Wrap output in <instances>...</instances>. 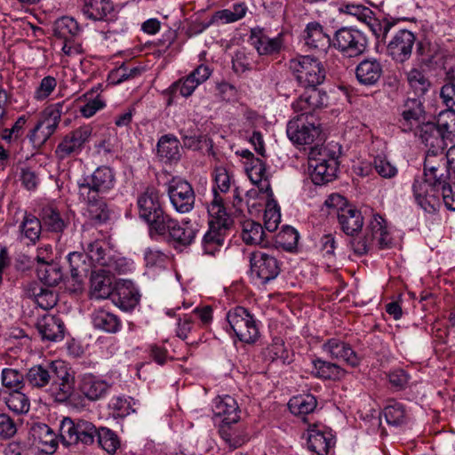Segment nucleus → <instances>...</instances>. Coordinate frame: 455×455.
Here are the masks:
<instances>
[{
  "mask_svg": "<svg viewBox=\"0 0 455 455\" xmlns=\"http://www.w3.org/2000/svg\"><path fill=\"white\" fill-rule=\"evenodd\" d=\"M25 382L36 388L49 386L52 395L57 402H66L75 391V371L63 361H53L28 369Z\"/></svg>",
  "mask_w": 455,
  "mask_h": 455,
  "instance_id": "1",
  "label": "nucleus"
},
{
  "mask_svg": "<svg viewBox=\"0 0 455 455\" xmlns=\"http://www.w3.org/2000/svg\"><path fill=\"white\" fill-rule=\"evenodd\" d=\"M137 207L139 217L148 224L151 237H154V233L171 215L164 208L160 192L152 187L138 195Z\"/></svg>",
  "mask_w": 455,
  "mask_h": 455,
  "instance_id": "2",
  "label": "nucleus"
},
{
  "mask_svg": "<svg viewBox=\"0 0 455 455\" xmlns=\"http://www.w3.org/2000/svg\"><path fill=\"white\" fill-rule=\"evenodd\" d=\"M392 238L387 231L385 220L379 214L372 216L363 235L351 239L350 245L356 255L367 254L374 246L388 248Z\"/></svg>",
  "mask_w": 455,
  "mask_h": 455,
  "instance_id": "3",
  "label": "nucleus"
},
{
  "mask_svg": "<svg viewBox=\"0 0 455 455\" xmlns=\"http://www.w3.org/2000/svg\"><path fill=\"white\" fill-rule=\"evenodd\" d=\"M339 168L335 152L325 147L312 148L308 154V171L312 182L322 186L332 181Z\"/></svg>",
  "mask_w": 455,
  "mask_h": 455,
  "instance_id": "4",
  "label": "nucleus"
},
{
  "mask_svg": "<svg viewBox=\"0 0 455 455\" xmlns=\"http://www.w3.org/2000/svg\"><path fill=\"white\" fill-rule=\"evenodd\" d=\"M198 229L190 220L179 221L170 215L154 233V236H161L176 250L190 246L196 240Z\"/></svg>",
  "mask_w": 455,
  "mask_h": 455,
  "instance_id": "5",
  "label": "nucleus"
},
{
  "mask_svg": "<svg viewBox=\"0 0 455 455\" xmlns=\"http://www.w3.org/2000/svg\"><path fill=\"white\" fill-rule=\"evenodd\" d=\"M289 68L298 84L304 87H318L326 78L323 63L310 55H299L289 61Z\"/></svg>",
  "mask_w": 455,
  "mask_h": 455,
  "instance_id": "6",
  "label": "nucleus"
},
{
  "mask_svg": "<svg viewBox=\"0 0 455 455\" xmlns=\"http://www.w3.org/2000/svg\"><path fill=\"white\" fill-rule=\"evenodd\" d=\"M64 101L45 108L35 127L28 134L33 148H39L55 132L63 112Z\"/></svg>",
  "mask_w": 455,
  "mask_h": 455,
  "instance_id": "7",
  "label": "nucleus"
},
{
  "mask_svg": "<svg viewBox=\"0 0 455 455\" xmlns=\"http://www.w3.org/2000/svg\"><path fill=\"white\" fill-rule=\"evenodd\" d=\"M286 133L290 140L299 145H307L321 134V124L314 115L300 113L289 121Z\"/></svg>",
  "mask_w": 455,
  "mask_h": 455,
  "instance_id": "8",
  "label": "nucleus"
},
{
  "mask_svg": "<svg viewBox=\"0 0 455 455\" xmlns=\"http://www.w3.org/2000/svg\"><path fill=\"white\" fill-rule=\"evenodd\" d=\"M115 185V171L108 166L101 165L96 168L92 173L84 176L77 181L78 196L104 195L111 191Z\"/></svg>",
  "mask_w": 455,
  "mask_h": 455,
  "instance_id": "9",
  "label": "nucleus"
},
{
  "mask_svg": "<svg viewBox=\"0 0 455 455\" xmlns=\"http://www.w3.org/2000/svg\"><path fill=\"white\" fill-rule=\"evenodd\" d=\"M332 46L343 56L355 58L367 51L368 39L361 30L343 27L335 32Z\"/></svg>",
  "mask_w": 455,
  "mask_h": 455,
  "instance_id": "10",
  "label": "nucleus"
},
{
  "mask_svg": "<svg viewBox=\"0 0 455 455\" xmlns=\"http://www.w3.org/2000/svg\"><path fill=\"white\" fill-rule=\"evenodd\" d=\"M275 250L262 248L251 253V273L261 283H267L277 277L281 271V262L275 255Z\"/></svg>",
  "mask_w": 455,
  "mask_h": 455,
  "instance_id": "11",
  "label": "nucleus"
},
{
  "mask_svg": "<svg viewBox=\"0 0 455 455\" xmlns=\"http://www.w3.org/2000/svg\"><path fill=\"white\" fill-rule=\"evenodd\" d=\"M230 329L240 341L254 343L259 338V328L254 316L243 307H235L227 314Z\"/></svg>",
  "mask_w": 455,
  "mask_h": 455,
  "instance_id": "12",
  "label": "nucleus"
},
{
  "mask_svg": "<svg viewBox=\"0 0 455 455\" xmlns=\"http://www.w3.org/2000/svg\"><path fill=\"white\" fill-rule=\"evenodd\" d=\"M166 192L172 208L180 214L189 213L195 208L196 194L192 185L181 178H172Z\"/></svg>",
  "mask_w": 455,
  "mask_h": 455,
  "instance_id": "13",
  "label": "nucleus"
},
{
  "mask_svg": "<svg viewBox=\"0 0 455 455\" xmlns=\"http://www.w3.org/2000/svg\"><path fill=\"white\" fill-rule=\"evenodd\" d=\"M52 30L56 37L63 40L62 51L66 55L82 52V45L76 41L82 29L74 18L64 16L58 19L53 23Z\"/></svg>",
  "mask_w": 455,
  "mask_h": 455,
  "instance_id": "14",
  "label": "nucleus"
},
{
  "mask_svg": "<svg viewBox=\"0 0 455 455\" xmlns=\"http://www.w3.org/2000/svg\"><path fill=\"white\" fill-rule=\"evenodd\" d=\"M92 135V128L81 126L67 134L55 148L54 155L59 161L78 156Z\"/></svg>",
  "mask_w": 455,
  "mask_h": 455,
  "instance_id": "15",
  "label": "nucleus"
},
{
  "mask_svg": "<svg viewBox=\"0 0 455 455\" xmlns=\"http://www.w3.org/2000/svg\"><path fill=\"white\" fill-rule=\"evenodd\" d=\"M416 36L408 29L398 30L387 43V54L396 63H404L411 54Z\"/></svg>",
  "mask_w": 455,
  "mask_h": 455,
  "instance_id": "16",
  "label": "nucleus"
},
{
  "mask_svg": "<svg viewBox=\"0 0 455 455\" xmlns=\"http://www.w3.org/2000/svg\"><path fill=\"white\" fill-rule=\"evenodd\" d=\"M424 177L434 181L435 187H442L449 178V166L444 150L426 151Z\"/></svg>",
  "mask_w": 455,
  "mask_h": 455,
  "instance_id": "17",
  "label": "nucleus"
},
{
  "mask_svg": "<svg viewBox=\"0 0 455 455\" xmlns=\"http://www.w3.org/2000/svg\"><path fill=\"white\" fill-rule=\"evenodd\" d=\"M256 187L249 189L245 193V199L243 198L239 188H235L233 191V205L242 211L243 205L245 204L249 212L251 209H257L262 204L261 202L273 200V191L269 181H264L261 184H254Z\"/></svg>",
  "mask_w": 455,
  "mask_h": 455,
  "instance_id": "18",
  "label": "nucleus"
},
{
  "mask_svg": "<svg viewBox=\"0 0 455 455\" xmlns=\"http://www.w3.org/2000/svg\"><path fill=\"white\" fill-rule=\"evenodd\" d=\"M412 191L418 204L427 212L436 211L440 204V188L434 186V181L427 177L414 180Z\"/></svg>",
  "mask_w": 455,
  "mask_h": 455,
  "instance_id": "19",
  "label": "nucleus"
},
{
  "mask_svg": "<svg viewBox=\"0 0 455 455\" xmlns=\"http://www.w3.org/2000/svg\"><path fill=\"white\" fill-rule=\"evenodd\" d=\"M307 90L292 103L296 113L314 115L313 113L328 105L327 93L317 87H307Z\"/></svg>",
  "mask_w": 455,
  "mask_h": 455,
  "instance_id": "20",
  "label": "nucleus"
},
{
  "mask_svg": "<svg viewBox=\"0 0 455 455\" xmlns=\"http://www.w3.org/2000/svg\"><path fill=\"white\" fill-rule=\"evenodd\" d=\"M33 444L36 445L43 452L52 454L58 447V435L44 423H35L29 430Z\"/></svg>",
  "mask_w": 455,
  "mask_h": 455,
  "instance_id": "21",
  "label": "nucleus"
},
{
  "mask_svg": "<svg viewBox=\"0 0 455 455\" xmlns=\"http://www.w3.org/2000/svg\"><path fill=\"white\" fill-rule=\"evenodd\" d=\"M324 352L328 353L331 358L342 360L348 365L355 367L359 364L360 359L351 346L339 339L332 338L328 339L323 345Z\"/></svg>",
  "mask_w": 455,
  "mask_h": 455,
  "instance_id": "22",
  "label": "nucleus"
},
{
  "mask_svg": "<svg viewBox=\"0 0 455 455\" xmlns=\"http://www.w3.org/2000/svg\"><path fill=\"white\" fill-rule=\"evenodd\" d=\"M416 134L419 136L420 141L425 145L426 151L433 150L436 152L439 150H445L448 146L447 141L444 140L435 123H422L419 129L417 130Z\"/></svg>",
  "mask_w": 455,
  "mask_h": 455,
  "instance_id": "23",
  "label": "nucleus"
},
{
  "mask_svg": "<svg viewBox=\"0 0 455 455\" xmlns=\"http://www.w3.org/2000/svg\"><path fill=\"white\" fill-rule=\"evenodd\" d=\"M212 411L216 417L222 418V424L237 423L240 419L237 402L228 395L213 400Z\"/></svg>",
  "mask_w": 455,
  "mask_h": 455,
  "instance_id": "24",
  "label": "nucleus"
},
{
  "mask_svg": "<svg viewBox=\"0 0 455 455\" xmlns=\"http://www.w3.org/2000/svg\"><path fill=\"white\" fill-rule=\"evenodd\" d=\"M250 42L259 55H272L277 53L283 46V40L280 36L271 38L259 28H251Z\"/></svg>",
  "mask_w": 455,
  "mask_h": 455,
  "instance_id": "25",
  "label": "nucleus"
},
{
  "mask_svg": "<svg viewBox=\"0 0 455 455\" xmlns=\"http://www.w3.org/2000/svg\"><path fill=\"white\" fill-rule=\"evenodd\" d=\"M41 220L34 214L25 212L19 225L18 239L27 245H35L42 233Z\"/></svg>",
  "mask_w": 455,
  "mask_h": 455,
  "instance_id": "26",
  "label": "nucleus"
},
{
  "mask_svg": "<svg viewBox=\"0 0 455 455\" xmlns=\"http://www.w3.org/2000/svg\"><path fill=\"white\" fill-rule=\"evenodd\" d=\"M402 116L401 125L403 131H411L414 128L419 130L422 123H425V111L420 100L408 99L404 103Z\"/></svg>",
  "mask_w": 455,
  "mask_h": 455,
  "instance_id": "27",
  "label": "nucleus"
},
{
  "mask_svg": "<svg viewBox=\"0 0 455 455\" xmlns=\"http://www.w3.org/2000/svg\"><path fill=\"white\" fill-rule=\"evenodd\" d=\"M36 328L44 340L57 342L64 338V323L57 315H44L37 321Z\"/></svg>",
  "mask_w": 455,
  "mask_h": 455,
  "instance_id": "28",
  "label": "nucleus"
},
{
  "mask_svg": "<svg viewBox=\"0 0 455 455\" xmlns=\"http://www.w3.org/2000/svg\"><path fill=\"white\" fill-rule=\"evenodd\" d=\"M383 74V66L375 58L363 60L355 68V76L358 82L363 85H374Z\"/></svg>",
  "mask_w": 455,
  "mask_h": 455,
  "instance_id": "29",
  "label": "nucleus"
},
{
  "mask_svg": "<svg viewBox=\"0 0 455 455\" xmlns=\"http://www.w3.org/2000/svg\"><path fill=\"white\" fill-rule=\"evenodd\" d=\"M86 204L85 215L94 224L106 222L109 218V211L104 198L100 195L89 194L88 196H79Z\"/></svg>",
  "mask_w": 455,
  "mask_h": 455,
  "instance_id": "30",
  "label": "nucleus"
},
{
  "mask_svg": "<svg viewBox=\"0 0 455 455\" xmlns=\"http://www.w3.org/2000/svg\"><path fill=\"white\" fill-rule=\"evenodd\" d=\"M338 220L342 231L350 236L361 231L363 226L362 212L352 206L341 207L338 212Z\"/></svg>",
  "mask_w": 455,
  "mask_h": 455,
  "instance_id": "31",
  "label": "nucleus"
},
{
  "mask_svg": "<svg viewBox=\"0 0 455 455\" xmlns=\"http://www.w3.org/2000/svg\"><path fill=\"white\" fill-rule=\"evenodd\" d=\"M26 295L44 310L52 308L58 301L57 294L38 283H30L26 286Z\"/></svg>",
  "mask_w": 455,
  "mask_h": 455,
  "instance_id": "32",
  "label": "nucleus"
},
{
  "mask_svg": "<svg viewBox=\"0 0 455 455\" xmlns=\"http://www.w3.org/2000/svg\"><path fill=\"white\" fill-rule=\"evenodd\" d=\"M234 424H221L219 428V434L230 451L242 447L249 441V435L245 428Z\"/></svg>",
  "mask_w": 455,
  "mask_h": 455,
  "instance_id": "33",
  "label": "nucleus"
},
{
  "mask_svg": "<svg viewBox=\"0 0 455 455\" xmlns=\"http://www.w3.org/2000/svg\"><path fill=\"white\" fill-rule=\"evenodd\" d=\"M225 222L217 225H209L208 231L202 240L204 253L213 255L223 245L227 232L229 229Z\"/></svg>",
  "mask_w": 455,
  "mask_h": 455,
  "instance_id": "34",
  "label": "nucleus"
},
{
  "mask_svg": "<svg viewBox=\"0 0 455 455\" xmlns=\"http://www.w3.org/2000/svg\"><path fill=\"white\" fill-rule=\"evenodd\" d=\"M91 319L95 329L108 333H116L122 328L120 318L103 307L94 309Z\"/></svg>",
  "mask_w": 455,
  "mask_h": 455,
  "instance_id": "35",
  "label": "nucleus"
},
{
  "mask_svg": "<svg viewBox=\"0 0 455 455\" xmlns=\"http://www.w3.org/2000/svg\"><path fill=\"white\" fill-rule=\"evenodd\" d=\"M107 381L92 374H84L80 380L79 389L90 401H97L102 398L109 389Z\"/></svg>",
  "mask_w": 455,
  "mask_h": 455,
  "instance_id": "36",
  "label": "nucleus"
},
{
  "mask_svg": "<svg viewBox=\"0 0 455 455\" xmlns=\"http://www.w3.org/2000/svg\"><path fill=\"white\" fill-rule=\"evenodd\" d=\"M113 301L122 310L130 311L139 304L140 294L131 282H124L116 286Z\"/></svg>",
  "mask_w": 455,
  "mask_h": 455,
  "instance_id": "37",
  "label": "nucleus"
},
{
  "mask_svg": "<svg viewBox=\"0 0 455 455\" xmlns=\"http://www.w3.org/2000/svg\"><path fill=\"white\" fill-rule=\"evenodd\" d=\"M305 44L311 49L325 51L332 45V39L323 32L318 22H310L304 30Z\"/></svg>",
  "mask_w": 455,
  "mask_h": 455,
  "instance_id": "38",
  "label": "nucleus"
},
{
  "mask_svg": "<svg viewBox=\"0 0 455 455\" xmlns=\"http://www.w3.org/2000/svg\"><path fill=\"white\" fill-rule=\"evenodd\" d=\"M81 11L88 20L103 21L114 12V4L111 0H84Z\"/></svg>",
  "mask_w": 455,
  "mask_h": 455,
  "instance_id": "39",
  "label": "nucleus"
},
{
  "mask_svg": "<svg viewBox=\"0 0 455 455\" xmlns=\"http://www.w3.org/2000/svg\"><path fill=\"white\" fill-rule=\"evenodd\" d=\"M112 276L104 272V269L94 270L91 276V296L101 299L113 294Z\"/></svg>",
  "mask_w": 455,
  "mask_h": 455,
  "instance_id": "40",
  "label": "nucleus"
},
{
  "mask_svg": "<svg viewBox=\"0 0 455 455\" xmlns=\"http://www.w3.org/2000/svg\"><path fill=\"white\" fill-rule=\"evenodd\" d=\"M242 238L246 244L260 245L262 248L268 244L263 227L251 220L243 223Z\"/></svg>",
  "mask_w": 455,
  "mask_h": 455,
  "instance_id": "41",
  "label": "nucleus"
},
{
  "mask_svg": "<svg viewBox=\"0 0 455 455\" xmlns=\"http://www.w3.org/2000/svg\"><path fill=\"white\" fill-rule=\"evenodd\" d=\"M112 255V251L102 240H95L87 244L86 256L94 267H105Z\"/></svg>",
  "mask_w": 455,
  "mask_h": 455,
  "instance_id": "42",
  "label": "nucleus"
},
{
  "mask_svg": "<svg viewBox=\"0 0 455 455\" xmlns=\"http://www.w3.org/2000/svg\"><path fill=\"white\" fill-rule=\"evenodd\" d=\"M180 140L172 134H166L158 140L157 153L165 161H178L180 158Z\"/></svg>",
  "mask_w": 455,
  "mask_h": 455,
  "instance_id": "43",
  "label": "nucleus"
},
{
  "mask_svg": "<svg viewBox=\"0 0 455 455\" xmlns=\"http://www.w3.org/2000/svg\"><path fill=\"white\" fill-rule=\"evenodd\" d=\"M39 220L42 227L44 226L48 231L54 233L63 232L68 225L60 212L52 206L44 207Z\"/></svg>",
  "mask_w": 455,
  "mask_h": 455,
  "instance_id": "44",
  "label": "nucleus"
},
{
  "mask_svg": "<svg viewBox=\"0 0 455 455\" xmlns=\"http://www.w3.org/2000/svg\"><path fill=\"white\" fill-rule=\"evenodd\" d=\"M313 365L315 375L324 379L339 380L347 373L339 365L322 359L314 360Z\"/></svg>",
  "mask_w": 455,
  "mask_h": 455,
  "instance_id": "45",
  "label": "nucleus"
},
{
  "mask_svg": "<svg viewBox=\"0 0 455 455\" xmlns=\"http://www.w3.org/2000/svg\"><path fill=\"white\" fill-rule=\"evenodd\" d=\"M214 197L212 203L208 205L207 211L211 217L209 225L227 223V227H231L232 220L227 214L225 207L223 206V199L218 195V192L213 188Z\"/></svg>",
  "mask_w": 455,
  "mask_h": 455,
  "instance_id": "46",
  "label": "nucleus"
},
{
  "mask_svg": "<svg viewBox=\"0 0 455 455\" xmlns=\"http://www.w3.org/2000/svg\"><path fill=\"white\" fill-rule=\"evenodd\" d=\"M36 273L41 283L47 286L57 285L63 277L61 267L54 261L37 266Z\"/></svg>",
  "mask_w": 455,
  "mask_h": 455,
  "instance_id": "47",
  "label": "nucleus"
},
{
  "mask_svg": "<svg viewBox=\"0 0 455 455\" xmlns=\"http://www.w3.org/2000/svg\"><path fill=\"white\" fill-rule=\"evenodd\" d=\"M436 126L447 143H455V110L442 111L436 119Z\"/></svg>",
  "mask_w": 455,
  "mask_h": 455,
  "instance_id": "48",
  "label": "nucleus"
},
{
  "mask_svg": "<svg viewBox=\"0 0 455 455\" xmlns=\"http://www.w3.org/2000/svg\"><path fill=\"white\" fill-rule=\"evenodd\" d=\"M317 402L314 395L304 394L290 399L288 407L294 415H307L313 412Z\"/></svg>",
  "mask_w": 455,
  "mask_h": 455,
  "instance_id": "49",
  "label": "nucleus"
},
{
  "mask_svg": "<svg viewBox=\"0 0 455 455\" xmlns=\"http://www.w3.org/2000/svg\"><path fill=\"white\" fill-rule=\"evenodd\" d=\"M247 12L248 7L245 3H235L230 8L216 12L212 16V22L220 20L225 24L233 23L242 20Z\"/></svg>",
  "mask_w": 455,
  "mask_h": 455,
  "instance_id": "50",
  "label": "nucleus"
},
{
  "mask_svg": "<svg viewBox=\"0 0 455 455\" xmlns=\"http://www.w3.org/2000/svg\"><path fill=\"white\" fill-rule=\"evenodd\" d=\"M331 441L332 439L330 435H326L324 433L316 429H310L308 431V449L317 455H327L331 445Z\"/></svg>",
  "mask_w": 455,
  "mask_h": 455,
  "instance_id": "51",
  "label": "nucleus"
},
{
  "mask_svg": "<svg viewBox=\"0 0 455 455\" xmlns=\"http://www.w3.org/2000/svg\"><path fill=\"white\" fill-rule=\"evenodd\" d=\"M384 417L387 424L400 426L407 422V412L404 405L395 400L388 401L384 408Z\"/></svg>",
  "mask_w": 455,
  "mask_h": 455,
  "instance_id": "52",
  "label": "nucleus"
},
{
  "mask_svg": "<svg viewBox=\"0 0 455 455\" xmlns=\"http://www.w3.org/2000/svg\"><path fill=\"white\" fill-rule=\"evenodd\" d=\"M245 169L248 177L253 184H261L264 181H269L266 164L262 159L252 157L251 162L246 163Z\"/></svg>",
  "mask_w": 455,
  "mask_h": 455,
  "instance_id": "53",
  "label": "nucleus"
},
{
  "mask_svg": "<svg viewBox=\"0 0 455 455\" xmlns=\"http://www.w3.org/2000/svg\"><path fill=\"white\" fill-rule=\"evenodd\" d=\"M70 274L72 278L79 283L81 278L89 271L88 265L85 263L84 255L81 252L73 251L68 255Z\"/></svg>",
  "mask_w": 455,
  "mask_h": 455,
  "instance_id": "54",
  "label": "nucleus"
},
{
  "mask_svg": "<svg viewBox=\"0 0 455 455\" xmlns=\"http://www.w3.org/2000/svg\"><path fill=\"white\" fill-rule=\"evenodd\" d=\"M96 437L99 445L109 454H114L120 447L117 435L108 427H100Z\"/></svg>",
  "mask_w": 455,
  "mask_h": 455,
  "instance_id": "55",
  "label": "nucleus"
},
{
  "mask_svg": "<svg viewBox=\"0 0 455 455\" xmlns=\"http://www.w3.org/2000/svg\"><path fill=\"white\" fill-rule=\"evenodd\" d=\"M4 400L7 407L17 414L27 413L29 411L30 401L20 389L9 393Z\"/></svg>",
  "mask_w": 455,
  "mask_h": 455,
  "instance_id": "56",
  "label": "nucleus"
},
{
  "mask_svg": "<svg viewBox=\"0 0 455 455\" xmlns=\"http://www.w3.org/2000/svg\"><path fill=\"white\" fill-rule=\"evenodd\" d=\"M267 356L274 361H280L283 364H290L292 362V355L284 346L280 338L273 339L271 345L267 347Z\"/></svg>",
  "mask_w": 455,
  "mask_h": 455,
  "instance_id": "57",
  "label": "nucleus"
},
{
  "mask_svg": "<svg viewBox=\"0 0 455 455\" xmlns=\"http://www.w3.org/2000/svg\"><path fill=\"white\" fill-rule=\"evenodd\" d=\"M99 428L92 422L79 419L76 421L77 443L91 445L95 442Z\"/></svg>",
  "mask_w": 455,
  "mask_h": 455,
  "instance_id": "58",
  "label": "nucleus"
},
{
  "mask_svg": "<svg viewBox=\"0 0 455 455\" xmlns=\"http://www.w3.org/2000/svg\"><path fill=\"white\" fill-rule=\"evenodd\" d=\"M281 221V212L277 203L273 199L266 202L264 212V226L268 232H274L277 229Z\"/></svg>",
  "mask_w": 455,
  "mask_h": 455,
  "instance_id": "59",
  "label": "nucleus"
},
{
  "mask_svg": "<svg viewBox=\"0 0 455 455\" xmlns=\"http://www.w3.org/2000/svg\"><path fill=\"white\" fill-rule=\"evenodd\" d=\"M60 439L63 445L77 444L76 422L70 418H63L60 425Z\"/></svg>",
  "mask_w": 455,
  "mask_h": 455,
  "instance_id": "60",
  "label": "nucleus"
},
{
  "mask_svg": "<svg viewBox=\"0 0 455 455\" xmlns=\"http://www.w3.org/2000/svg\"><path fill=\"white\" fill-rule=\"evenodd\" d=\"M107 263L108 265L103 269L109 275L126 274L133 268L132 261L123 257L115 256L113 253Z\"/></svg>",
  "mask_w": 455,
  "mask_h": 455,
  "instance_id": "61",
  "label": "nucleus"
},
{
  "mask_svg": "<svg viewBox=\"0 0 455 455\" xmlns=\"http://www.w3.org/2000/svg\"><path fill=\"white\" fill-rule=\"evenodd\" d=\"M407 80L410 86L419 96L424 95L430 86L428 79L417 68H412L408 72Z\"/></svg>",
  "mask_w": 455,
  "mask_h": 455,
  "instance_id": "62",
  "label": "nucleus"
},
{
  "mask_svg": "<svg viewBox=\"0 0 455 455\" xmlns=\"http://www.w3.org/2000/svg\"><path fill=\"white\" fill-rule=\"evenodd\" d=\"M108 409L114 418H124L132 411H135L132 407V398H124L122 396L113 397L109 403Z\"/></svg>",
  "mask_w": 455,
  "mask_h": 455,
  "instance_id": "63",
  "label": "nucleus"
},
{
  "mask_svg": "<svg viewBox=\"0 0 455 455\" xmlns=\"http://www.w3.org/2000/svg\"><path fill=\"white\" fill-rule=\"evenodd\" d=\"M142 71L143 68L140 67L123 64L111 72L110 78L113 80V83L120 84L140 76Z\"/></svg>",
  "mask_w": 455,
  "mask_h": 455,
  "instance_id": "64",
  "label": "nucleus"
}]
</instances>
